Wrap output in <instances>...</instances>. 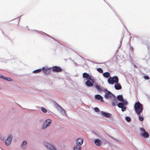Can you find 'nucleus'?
<instances>
[{
	"label": "nucleus",
	"mask_w": 150,
	"mask_h": 150,
	"mask_svg": "<svg viewBox=\"0 0 150 150\" xmlns=\"http://www.w3.org/2000/svg\"><path fill=\"white\" fill-rule=\"evenodd\" d=\"M132 38V36L130 37L129 38V40Z\"/></svg>",
	"instance_id": "49"
},
{
	"label": "nucleus",
	"mask_w": 150,
	"mask_h": 150,
	"mask_svg": "<svg viewBox=\"0 0 150 150\" xmlns=\"http://www.w3.org/2000/svg\"><path fill=\"white\" fill-rule=\"evenodd\" d=\"M43 144L49 150H57L56 147L52 144H50L44 142Z\"/></svg>",
	"instance_id": "5"
},
{
	"label": "nucleus",
	"mask_w": 150,
	"mask_h": 150,
	"mask_svg": "<svg viewBox=\"0 0 150 150\" xmlns=\"http://www.w3.org/2000/svg\"><path fill=\"white\" fill-rule=\"evenodd\" d=\"M94 111L98 113L100 112V110L97 107H95L93 108Z\"/></svg>",
	"instance_id": "31"
},
{
	"label": "nucleus",
	"mask_w": 150,
	"mask_h": 150,
	"mask_svg": "<svg viewBox=\"0 0 150 150\" xmlns=\"http://www.w3.org/2000/svg\"><path fill=\"white\" fill-rule=\"evenodd\" d=\"M41 111L44 113H46L47 112V110L43 107H41Z\"/></svg>",
	"instance_id": "32"
},
{
	"label": "nucleus",
	"mask_w": 150,
	"mask_h": 150,
	"mask_svg": "<svg viewBox=\"0 0 150 150\" xmlns=\"http://www.w3.org/2000/svg\"><path fill=\"white\" fill-rule=\"evenodd\" d=\"M144 78L146 80H148L149 79V77L147 75H145L144 76Z\"/></svg>",
	"instance_id": "34"
},
{
	"label": "nucleus",
	"mask_w": 150,
	"mask_h": 150,
	"mask_svg": "<svg viewBox=\"0 0 150 150\" xmlns=\"http://www.w3.org/2000/svg\"><path fill=\"white\" fill-rule=\"evenodd\" d=\"M122 38L121 39V40H120V44H121L122 43Z\"/></svg>",
	"instance_id": "41"
},
{
	"label": "nucleus",
	"mask_w": 150,
	"mask_h": 150,
	"mask_svg": "<svg viewBox=\"0 0 150 150\" xmlns=\"http://www.w3.org/2000/svg\"><path fill=\"white\" fill-rule=\"evenodd\" d=\"M125 120L128 122H130L131 120V118L129 116H126L125 117Z\"/></svg>",
	"instance_id": "28"
},
{
	"label": "nucleus",
	"mask_w": 150,
	"mask_h": 150,
	"mask_svg": "<svg viewBox=\"0 0 150 150\" xmlns=\"http://www.w3.org/2000/svg\"><path fill=\"white\" fill-rule=\"evenodd\" d=\"M52 122V120L50 119L46 120L43 123L42 126V129H45L47 128L50 125Z\"/></svg>",
	"instance_id": "4"
},
{
	"label": "nucleus",
	"mask_w": 150,
	"mask_h": 150,
	"mask_svg": "<svg viewBox=\"0 0 150 150\" xmlns=\"http://www.w3.org/2000/svg\"><path fill=\"white\" fill-rule=\"evenodd\" d=\"M95 99L97 100H100L102 102H103V98L99 94H96L95 96Z\"/></svg>",
	"instance_id": "17"
},
{
	"label": "nucleus",
	"mask_w": 150,
	"mask_h": 150,
	"mask_svg": "<svg viewBox=\"0 0 150 150\" xmlns=\"http://www.w3.org/2000/svg\"><path fill=\"white\" fill-rule=\"evenodd\" d=\"M103 91L105 92V93L108 92V91H109L107 89H103Z\"/></svg>",
	"instance_id": "39"
},
{
	"label": "nucleus",
	"mask_w": 150,
	"mask_h": 150,
	"mask_svg": "<svg viewBox=\"0 0 150 150\" xmlns=\"http://www.w3.org/2000/svg\"><path fill=\"white\" fill-rule=\"evenodd\" d=\"M28 144L27 141L25 140H24L21 144V148L23 149H25L27 147Z\"/></svg>",
	"instance_id": "16"
},
{
	"label": "nucleus",
	"mask_w": 150,
	"mask_h": 150,
	"mask_svg": "<svg viewBox=\"0 0 150 150\" xmlns=\"http://www.w3.org/2000/svg\"><path fill=\"white\" fill-rule=\"evenodd\" d=\"M3 76L2 75H1V74H0V78H1L2 79V77H3Z\"/></svg>",
	"instance_id": "44"
},
{
	"label": "nucleus",
	"mask_w": 150,
	"mask_h": 150,
	"mask_svg": "<svg viewBox=\"0 0 150 150\" xmlns=\"http://www.w3.org/2000/svg\"><path fill=\"white\" fill-rule=\"evenodd\" d=\"M139 119L140 121H142L144 120V117L143 116H139Z\"/></svg>",
	"instance_id": "33"
},
{
	"label": "nucleus",
	"mask_w": 150,
	"mask_h": 150,
	"mask_svg": "<svg viewBox=\"0 0 150 150\" xmlns=\"http://www.w3.org/2000/svg\"><path fill=\"white\" fill-rule=\"evenodd\" d=\"M51 67L50 68H47L45 67H43L42 68V72L45 75H48L50 74L51 72Z\"/></svg>",
	"instance_id": "8"
},
{
	"label": "nucleus",
	"mask_w": 150,
	"mask_h": 150,
	"mask_svg": "<svg viewBox=\"0 0 150 150\" xmlns=\"http://www.w3.org/2000/svg\"><path fill=\"white\" fill-rule=\"evenodd\" d=\"M95 144L98 146H100L101 145L102 142L101 140L98 139H95L94 141Z\"/></svg>",
	"instance_id": "19"
},
{
	"label": "nucleus",
	"mask_w": 150,
	"mask_h": 150,
	"mask_svg": "<svg viewBox=\"0 0 150 150\" xmlns=\"http://www.w3.org/2000/svg\"><path fill=\"white\" fill-rule=\"evenodd\" d=\"M129 48H130V50L133 51V48L132 47V46H131L130 45H129Z\"/></svg>",
	"instance_id": "38"
},
{
	"label": "nucleus",
	"mask_w": 150,
	"mask_h": 150,
	"mask_svg": "<svg viewBox=\"0 0 150 150\" xmlns=\"http://www.w3.org/2000/svg\"><path fill=\"white\" fill-rule=\"evenodd\" d=\"M120 47V45L118 47V48H119Z\"/></svg>",
	"instance_id": "50"
},
{
	"label": "nucleus",
	"mask_w": 150,
	"mask_h": 150,
	"mask_svg": "<svg viewBox=\"0 0 150 150\" xmlns=\"http://www.w3.org/2000/svg\"><path fill=\"white\" fill-rule=\"evenodd\" d=\"M128 104V102L126 100H123L118 103L117 106L119 108H121V111L123 112L126 110L127 109L126 106Z\"/></svg>",
	"instance_id": "2"
},
{
	"label": "nucleus",
	"mask_w": 150,
	"mask_h": 150,
	"mask_svg": "<svg viewBox=\"0 0 150 150\" xmlns=\"http://www.w3.org/2000/svg\"><path fill=\"white\" fill-rule=\"evenodd\" d=\"M115 95L110 91H108V92L105 93L104 97L106 99H108L109 98H111L112 97H113Z\"/></svg>",
	"instance_id": "11"
},
{
	"label": "nucleus",
	"mask_w": 150,
	"mask_h": 150,
	"mask_svg": "<svg viewBox=\"0 0 150 150\" xmlns=\"http://www.w3.org/2000/svg\"><path fill=\"white\" fill-rule=\"evenodd\" d=\"M95 82V80L92 78L86 80L85 83L86 86L88 87H91L93 86V83Z\"/></svg>",
	"instance_id": "6"
},
{
	"label": "nucleus",
	"mask_w": 150,
	"mask_h": 150,
	"mask_svg": "<svg viewBox=\"0 0 150 150\" xmlns=\"http://www.w3.org/2000/svg\"><path fill=\"white\" fill-rule=\"evenodd\" d=\"M139 130L142 133L141 134V136L144 138H147L149 137V134L143 128L140 127Z\"/></svg>",
	"instance_id": "7"
},
{
	"label": "nucleus",
	"mask_w": 150,
	"mask_h": 150,
	"mask_svg": "<svg viewBox=\"0 0 150 150\" xmlns=\"http://www.w3.org/2000/svg\"><path fill=\"white\" fill-rule=\"evenodd\" d=\"M100 115L103 117H111L112 114L106 112L101 111H100Z\"/></svg>",
	"instance_id": "12"
},
{
	"label": "nucleus",
	"mask_w": 150,
	"mask_h": 150,
	"mask_svg": "<svg viewBox=\"0 0 150 150\" xmlns=\"http://www.w3.org/2000/svg\"><path fill=\"white\" fill-rule=\"evenodd\" d=\"M12 139V135H9L5 141V143L6 145L7 146L9 145L11 142Z\"/></svg>",
	"instance_id": "10"
},
{
	"label": "nucleus",
	"mask_w": 150,
	"mask_h": 150,
	"mask_svg": "<svg viewBox=\"0 0 150 150\" xmlns=\"http://www.w3.org/2000/svg\"><path fill=\"white\" fill-rule=\"evenodd\" d=\"M134 108L136 113L138 115H140L143 110V105L138 100L135 103Z\"/></svg>",
	"instance_id": "1"
},
{
	"label": "nucleus",
	"mask_w": 150,
	"mask_h": 150,
	"mask_svg": "<svg viewBox=\"0 0 150 150\" xmlns=\"http://www.w3.org/2000/svg\"><path fill=\"white\" fill-rule=\"evenodd\" d=\"M52 71L54 72H61L62 71V68L58 66H54L51 67Z\"/></svg>",
	"instance_id": "9"
},
{
	"label": "nucleus",
	"mask_w": 150,
	"mask_h": 150,
	"mask_svg": "<svg viewBox=\"0 0 150 150\" xmlns=\"http://www.w3.org/2000/svg\"><path fill=\"white\" fill-rule=\"evenodd\" d=\"M82 77L83 78L85 79L86 80L91 78V76L86 73L84 72L82 74Z\"/></svg>",
	"instance_id": "14"
},
{
	"label": "nucleus",
	"mask_w": 150,
	"mask_h": 150,
	"mask_svg": "<svg viewBox=\"0 0 150 150\" xmlns=\"http://www.w3.org/2000/svg\"><path fill=\"white\" fill-rule=\"evenodd\" d=\"M112 105L113 106L115 107L116 105H117L118 100L115 96L113 97V99H112Z\"/></svg>",
	"instance_id": "15"
},
{
	"label": "nucleus",
	"mask_w": 150,
	"mask_h": 150,
	"mask_svg": "<svg viewBox=\"0 0 150 150\" xmlns=\"http://www.w3.org/2000/svg\"><path fill=\"white\" fill-rule=\"evenodd\" d=\"M110 137V138H112V139H113L114 140H115L116 141H119V140H118V139L115 138H114V137Z\"/></svg>",
	"instance_id": "37"
},
{
	"label": "nucleus",
	"mask_w": 150,
	"mask_h": 150,
	"mask_svg": "<svg viewBox=\"0 0 150 150\" xmlns=\"http://www.w3.org/2000/svg\"><path fill=\"white\" fill-rule=\"evenodd\" d=\"M117 82H119V79L117 76H110L108 79V82L110 84L113 85Z\"/></svg>",
	"instance_id": "3"
},
{
	"label": "nucleus",
	"mask_w": 150,
	"mask_h": 150,
	"mask_svg": "<svg viewBox=\"0 0 150 150\" xmlns=\"http://www.w3.org/2000/svg\"><path fill=\"white\" fill-rule=\"evenodd\" d=\"M42 71V69H39L33 71V73H37L40 72Z\"/></svg>",
	"instance_id": "27"
},
{
	"label": "nucleus",
	"mask_w": 150,
	"mask_h": 150,
	"mask_svg": "<svg viewBox=\"0 0 150 150\" xmlns=\"http://www.w3.org/2000/svg\"><path fill=\"white\" fill-rule=\"evenodd\" d=\"M134 67L135 68H137V66H136V65H135V64H134Z\"/></svg>",
	"instance_id": "46"
},
{
	"label": "nucleus",
	"mask_w": 150,
	"mask_h": 150,
	"mask_svg": "<svg viewBox=\"0 0 150 150\" xmlns=\"http://www.w3.org/2000/svg\"><path fill=\"white\" fill-rule=\"evenodd\" d=\"M97 71L100 73H103V70L101 68H98L96 69Z\"/></svg>",
	"instance_id": "30"
},
{
	"label": "nucleus",
	"mask_w": 150,
	"mask_h": 150,
	"mask_svg": "<svg viewBox=\"0 0 150 150\" xmlns=\"http://www.w3.org/2000/svg\"><path fill=\"white\" fill-rule=\"evenodd\" d=\"M148 55L149 56V57L148 58H147L146 59L147 60H149V59H150V54H148Z\"/></svg>",
	"instance_id": "40"
},
{
	"label": "nucleus",
	"mask_w": 150,
	"mask_h": 150,
	"mask_svg": "<svg viewBox=\"0 0 150 150\" xmlns=\"http://www.w3.org/2000/svg\"><path fill=\"white\" fill-rule=\"evenodd\" d=\"M2 79L8 81H13L12 79L11 78L4 76H3Z\"/></svg>",
	"instance_id": "22"
},
{
	"label": "nucleus",
	"mask_w": 150,
	"mask_h": 150,
	"mask_svg": "<svg viewBox=\"0 0 150 150\" xmlns=\"http://www.w3.org/2000/svg\"><path fill=\"white\" fill-rule=\"evenodd\" d=\"M26 28H28V30H31L30 29H29V28H28V26H26ZM33 30H33V31H33ZM34 32H35V31H34Z\"/></svg>",
	"instance_id": "42"
},
{
	"label": "nucleus",
	"mask_w": 150,
	"mask_h": 150,
	"mask_svg": "<svg viewBox=\"0 0 150 150\" xmlns=\"http://www.w3.org/2000/svg\"><path fill=\"white\" fill-rule=\"evenodd\" d=\"M72 62H74V64L76 65V64H77V63H76V62H74V61L73 60H72Z\"/></svg>",
	"instance_id": "43"
},
{
	"label": "nucleus",
	"mask_w": 150,
	"mask_h": 150,
	"mask_svg": "<svg viewBox=\"0 0 150 150\" xmlns=\"http://www.w3.org/2000/svg\"><path fill=\"white\" fill-rule=\"evenodd\" d=\"M81 146L76 145L74 146V150H81Z\"/></svg>",
	"instance_id": "25"
},
{
	"label": "nucleus",
	"mask_w": 150,
	"mask_h": 150,
	"mask_svg": "<svg viewBox=\"0 0 150 150\" xmlns=\"http://www.w3.org/2000/svg\"><path fill=\"white\" fill-rule=\"evenodd\" d=\"M103 76L104 77L108 79L110 77V73L108 72H106L103 73Z\"/></svg>",
	"instance_id": "20"
},
{
	"label": "nucleus",
	"mask_w": 150,
	"mask_h": 150,
	"mask_svg": "<svg viewBox=\"0 0 150 150\" xmlns=\"http://www.w3.org/2000/svg\"><path fill=\"white\" fill-rule=\"evenodd\" d=\"M134 38H137L138 40L141 41L142 39V37L139 35H136L134 36Z\"/></svg>",
	"instance_id": "29"
},
{
	"label": "nucleus",
	"mask_w": 150,
	"mask_h": 150,
	"mask_svg": "<svg viewBox=\"0 0 150 150\" xmlns=\"http://www.w3.org/2000/svg\"><path fill=\"white\" fill-rule=\"evenodd\" d=\"M25 110H28V109H25Z\"/></svg>",
	"instance_id": "51"
},
{
	"label": "nucleus",
	"mask_w": 150,
	"mask_h": 150,
	"mask_svg": "<svg viewBox=\"0 0 150 150\" xmlns=\"http://www.w3.org/2000/svg\"><path fill=\"white\" fill-rule=\"evenodd\" d=\"M21 16H20L18 17V18L19 19H20V18H21Z\"/></svg>",
	"instance_id": "48"
},
{
	"label": "nucleus",
	"mask_w": 150,
	"mask_h": 150,
	"mask_svg": "<svg viewBox=\"0 0 150 150\" xmlns=\"http://www.w3.org/2000/svg\"><path fill=\"white\" fill-rule=\"evenodd\" d=\"M54 104L56 105H57V106L59 107L62 110V111L63 112V113L64 114H65V110H64L63 108L61 106L59 105L57 102H55Z\"/></svg>",
	"instance_id": "26"
},
{
	"label": "nucleus",
	"mask_w": 150,
	"mask_h": 150,
	"mask_svg": "<svg viewBox=\"0 0 150 150\" xmlns=\"http://www.w3.org/2000/svg\"><path fill=\"white\" fill-rule=\"evenodd\" d=\"M114 88L116 90H119L122 88V86L119 82H116L114 85Z\"/></svg>",
	"instance_id": "18"
},
{
	"label": "nucleus",
	"mask_w": 150,
	"mask_h": 150,
	"mask_svg": "<svg viewBox=\"0 0 150 150\" xmlns=\"http://www.w3.org/2000/svg\"><path fill=\"white\" fill-rule=\"evenodd\" d=\"M117 100L120 101H122L123 100H125L124 99L122 95H119L117 96L116 98Z\"/></svg>",
	"instance_id": "21"
},
{
	"label": "nucleus",
	"mask_w": 150,
	"mask_h": 150,
	"mask_svg": "<svg viewBox=\"0 0 150 150\" xmlns=\"http://www.w3.org/2000/svg\"><path fill=\"white\" fill-rule=\"evenodd\" d=\"M33 30L35 31V32L38 33H39L41 34H43V33H44L46 35L50 38L51 37L49 35H48V34H47L43 32L42 31H39L38 30Z\"/></svg>",
	"instance_id": "24"
},
{
	"label": "nucleus",
	"mask_w": 150,
	"mask_h": 150,
	"mask_svg": "<svg viewBox=\"0 0 150 150\" xmlns=\"http://www.w3.org/2000/svg\"><path fill=\"white\" fill-rule=\"evenodd\" d=\"M42 121H43V120H42V119H40V122H42Z\"/></svg>",
	"instance_id": "47"
},
{
	"label": "nucleus",
	"mask_w": 150,
	"mask_h": 150,
	"mask_svg": "<svg viewBox=\"0 0 150 150\" xmlns=\"http://www.w3.org/2000/svg\"><path fill=\"white\" fill-rule=\"evenodd\" d=\"M50 38H52V39H53V40H54L55 41H57L56 39L55 38H54L52 37H51Z\"/></svg>",
	"instance_id": "45"
},
{
	"label": "nucleus",
	"mask_w": 150,
	"mask_h": 150,
	"mask_svg": "<svg viewBox=\"0 0 150 150\" xmlns=\"http://www.w3.org/2000/svg\"><path fill=\"white\" fill-rule=\"evenodd\" d=\"M76 145H77L78 146L81 145L83 143V139L82 138H79L76 140Z\"/></svg>",
	"instance_id": "13"
},
{
	"label": "nucleus",
	"mask_w": 150,
	"mask_h": 150,
	"mask_svg": "<svg viewBox=\"0 0 150 150\" xmlns=\"http://www.w3.org/2000/svg\"><path fill=\"white\" fill-rule=\"evenodd\" d=\"M127 30V31L128 32V30Z\"/></svg>",
	"instance_id": "52"
},
{
	"label": "nucleus",
	"mask_w": 150,
	"mask_h": 150,
	"mask_svg": "<svg viewBox=\"0 0 150 150\" xmlns=\"http://www.w3.org/2000/svg\"><path fill=\"white\" fill-rule=\"evenodd\" d=\"M47 112L48 115H51L52 113L49 110H47V112Z\"/></svg>",
	"instance_id": "35"
},
{
	"label": "nucleus",
	"mask_w": 150,
	"mask_h": 150,
	"mask_svg": "<svg viewBox=\"0 0 150 150\" xmlns=\"http://www.w3.org/2000/svg\"><path fill=\"white\" fill-rule=\"evenodd\" d=\"M115 13V15H116V16L118 18H119V20H120V21L121 22V23L122 24L124 25H123V23H122V21H121V18H120V17H119V16H117V14L116 13Z\"/></svg>",
	"instance_id": "36"
},
{
	"label": "nucleus",
	"mask_w": 150,
	"mask_h": 150,
	"mask_svg": "<svg viewBox=\"0 0 150 150\" xmlns=\"http://www.w3.org/2000/svg\"><path fill=\"white\" fill-rule=\"evenodd\" d=\"M94 87L96 88L98 90V91L101 92L102 91V89L101 88V87H100V85L96 84L94 85Z\"/></svg>",
	"instance_id": "23"
}]
</instances>
